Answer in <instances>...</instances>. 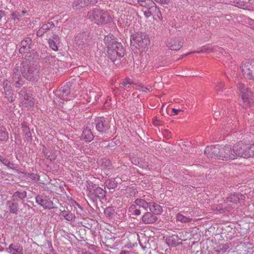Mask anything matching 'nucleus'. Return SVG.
I'll list each match as a JSON object with an SVG mask.
<instances>
[{
  "label": "nucleus",
  "mask_w": 254,
  "mask_h": 254,
  "mask_svg": "<svg viewBox=\"0 0 254 254\" xmlns=\"http://www.w3.org/2000/svg\"><path fill=\"white\" fill-rule=\"evenodd\" d=\"M204 153L208 158H214L224 161L235 159L233 148L232 149L230 145L207 146Z\"/></svg>",
  "instance_id": "f257e3e1"
},
{
  "label": "nucleus",
  "mask_w": 254,
  "mask_h": 254,
  "mask_svg": "<svg viewBox=\"0 0 254 254\" xmlns=\"http://www.w3.org/2000/svg\"><path fill=\"white\" fill-rule=\"evenodd\" d=\"M104 43L108 51V56L114 62L123 57L125 50L121 43L117 41V38L113 35H108L104 38Z\"/></svg>",
  "instance_id": "f03ea898"
},
{
  "label": "nucleus",
  "mask_w": 254,
  "mask_h": 254,
  "mask_svg": "<svg viewBox=\"0 0 254 254\" xmlns=\"http://www.w3.org/2000/svg\"><path fill=\"white\" fill-rule=\"evenodd\" d=\"M242 98V106L244 108H250L254 105V94L251 90L242 83L237 84Z\"/></svg>",
  "instance_id": "7ed1b4c3"
},
{
  "label": "nucleus",
  "mask_w": 254,
  "mask_h": 254,
  "mask_svg": "<svg viewBox=\"0 0 254 254\" xmlns=\"http://www.w3.org/2000/svg\"><path fill=\"white\" fill-rule=\"evenodd\" d=\"M21 64V73L22 76L28 81H37L39 78L38 70L27 61L23 62Z\"/></svg>",
  "instance_id": "20e7f679"
},
{
  "label": "nucleus",
  "mask_w": 254,
  "mask_h": 254,
  "mask_svg": "<svg viewBox=\"0 0 254 254\" xmlns=\"http://www.w3.org/2000/svg\"><path fill=\"white\" fill-rule=\"evenodd\" d=\"M150 43L148 36L141 32H136L131 36L130 45L135 46L137 49H144L147 47Z\"/></svg>",
  "instance_id": "39448f33"
},
{
  "label": "nucleus",
  "mask_w": 254,
  "mask_h": 254,
  "mask_svg": "<svg viewBox=\"0 0 254 254\" xmlns=\"http://www.w3.org/2000/svg\"><path fill=\"white\" fill-rule=\"evenodd\" d=\"M86 17L97 24L107 23L108 18L107 13L98 8L88 11Z\"/></svg>",
  "instance_id": "423d86ee"
},
{
  "label": "nucleus",
  "mask_w": 254,
  "mask_h": 254,
  "mask_svg": "<svg viewBox=\"0 0 254 254\" xmlns=\"http://www.w3.org/2000/svg\"><path fill=\"white\" fill-rule=\"evenodd\" d=\"M233 151L235 159L238 157L244 158L250 157L249 146L243 141H240L233 145Z\"/></svg>",
  "instance_id": "0eeeda50"
},
{
  "label": "nucleus",
  "mask_w": 254,
  "mask_h": 254,
  "mask_svg": "<svg viewBox=\"0 0 254 254\" xmlns=\"http://www.w3.org/2000/svg\"><path fill=\"white\" fill-rule=\"evenodd\" d=\"M240 67L246 78L254 80V60H248L243 62Z\"/></svg>",
  "instance_id": "6e6552de"
},
{
  "label": "nucleus",
  "mask_w": 254,
  "mask_h": 254,
  "mask_svg": "<svg viewBox=\"0 0 254 254\" xmlns=\"http://www.w3.org/2000/svg\"><path fill=\"white\" fill-rule=\"evenodd\" d=\"M246 197L244 195L240 193H231L229 194L227 197L226 201L224 202V206L226 210L229 211L233 208L232 205L229 207H227L226 205L229 202L232 203L233 204H237L241 202V201H245Z\"/></svg>",
  "instance_id": "1a4fd4ad"
},
{
  "label": "nucleus",
  "mask_w": 254,
  "mask_h": 254,
  "mask_svg": "<svg viewBox=\"0 0 254 254\" xmlns=\"http://www.w3.org/2000/svg\"><path fill=\"white\" fill-rule=\"evenodd\" d=\"M143 11L145 16L147 18L153 16L154 20H162V16L160 12L159 8L156 6L155 3H154V5H151V7H149L148 9H143Z\"/></svg>",
  "instance_id": "9d476101"
},
{
  "label": "nucleus",
  "mask_w": 254,
  "mask_h": 254,
  "mask_svg": "<svg viewBox=\"0 0 254 254\" xmlns=\"http://www.w3.org/2000/svg\"><path fill=\"white\" fill-rule=\"evenodd\" d=\"M36 202L45 209H52L56 208V207L54 206L53 202L50 200L48 196L44 195V194L38 195L36 197Z\"/></svg>",
  "instance_id": "9b49d317"
},
{
  "label": "nucleus",
  "mask_w": 254,
  "mask_h": 254,
  "mask_svg": "<svg viewBox=\"0 0 254 254\" xmlns=\"http://www.w3.org/2000/svg\"><path fill=\"white\" fill-rule=\"evenodd\" d=\"M70 89L68 85H64L61 87L58 91H57L56 95L62 100L67 101L70 100Z\"/></svg>",
  "instance_id": "f8f14e48"
},
{
  "label": "nucleus",
  "mask_w": 254,
  "mask_h": 254,
  "mask_svg": "<svg viewBox=\"0 0 254 254\" xmlns=\"http://www.w3.org/2000/svg\"><path fill=\"white\" fill-rule=\"evenodd\" d=\"M183 40L175 38L168 41L166 45L172 50H179L183 47Z\"/></svg>",
  "instance_id": "ddd939ff"
},
{
  "label": "nucleus",
  "mask_w": 254,
  "mask_h": 254,
  "mask_svg": "<svg viewBox=\"0 0 254 254\" xmlns=\"http://www.w3.org/2000/svg\"><path fill=\"white\" fill-rule=\"evenodd\" d=\"M95 122L96 128L99 132L104 133L109 129V126L103 117L98 118Z\"/></svg>",
  "instance_id": "4468645a"
},
{
  "label": "nucleus",
  "mask_w": 254,
  "mask_h": 254,
  "mask_svg": "<svg viewBox=\"0 0 254 254\" xmlns=\"http://www.w3.org/2000/svg\"><path fill=\"white\" fill-rule=\"evenodd\" d=\"M32 40L30 37H27L23 40L20 43L19 52L20 54L28 52L31 48Z\"/></svg>",
  "instance_id": "2eb2a0df"
},
{
  "label": "nucleus",
  "mask_w": 254,
  "mask_h": 254,
  "mask_svg": "<svg viewBox=\"0 0 254 254\" xmlns=\"http://www.w3.org/2000/svg\"><path fill=\"white\" fill-rule=\"evenodd\" d=\"M207 51H211L212 52L215 53L216 52H218L219 53H220L222 55L224 54H227L226 52L225 51V50L218 46H214L213 48L210 47H207L206 46H203L202 48L200 51H197L195 52H190L188 54H185L184 55V56H187V55H189L190 53H202L207 52Z\"/></svg>",
  "instance_id": "dca6fc26"
},
{
  "label": "nucleus",
  "mask_w": 254,
  "mask_h": 254,
  "mask_svg": "<svg viewBox=\"0 0 254 254\" xmlns=\"http://www.w3.org/2000/svg\"><path fill=\"white\" fill-rule=\"evenodd\" d=\"M98 0H75L73 2L72 7L76 9H79L88 4H94L97 2Z\"/></svg>",
  "instance_id": "f3484780"
},
{
  "label": "nucleus",
  "mask_w": 254,
  "mask_h": 254,
  "mask_svg": "<svg viewBox=\"0 0 254 254\" xmlns=\"http://www.w3.org/2000/svg\"><path fill=\"white\" fill-rule=\"evenodd\" d=\"M157 220V217L150 212H145L141 218L142 222L145 224H152Z\"/></svg>",
  "instance_id": "a211bd4d"
},
{
  "label": "nucleus",
  "mask_w": 254,
  "mask_h": 254,
  "mask_svg": "<svg viewBox=\"0 0 254 254\" xmlns=\"http://www.w3.org/2000/svg\"><path fill=\"white\" fill-rule=\"evenodd\" d=\"M121 181L120 178H112L106 181V186L108 189H115L118 187V184Z\"/></svg>",
  "instance_id": "6ab92c4d"
},
{
  "label": "nucleus",
  "mask_w": 254,
  "mask_h": 254,
  "mask_svg": "<svg viewBox=\"0 0 254 254\" xmlns=\"http://www.w3.org/2000/svg\"><path fill=\"white\" fill-rule=\"evenodd\" d=\"M150 212L156 216V215L160 214L162 212V207L159 204L153 202H150L148 206Z\"/></svg>",
  "instance_id": "aec40b11"
},
{
  "label": "nucleus",
  "mask_w": 254,
  "mask_h": 254,
  "mask_svg": "<svg viewBox=\"0 0 254 254\" xmlns=\"http://www.w3.org/2000/svg\"><path fill=\"white\" fill-rule=\"evenodd\" d=\"M180 239L176 235H172L167 239V243L169 246L175 247L179 245Z\"/></svg>",
  "instance_id": "412c9836"
},
{
  "label": "nucleus",
  "mask_w": 254,
  "mask_h": 254,
  "mask_svg": "<svg viewBox=\"0 0 254 254\" xmlns=\"http://www.w3.org/2000/svg\"><path fill=\"white\" fill-rule=\"evenodd\" d=\"M7 204L9 210L11 213L17 214L18 211V202L13 201H8Z\"/></svg>",
  "instance_id": "4be33fe9"
},
{
  "label": "nucleus",
  "mask_w": 254,
  "mask_h": 254,
  "mask_svg": "<svg viewBox=\"0 0 254 254\" xmlns=\"http://www.w3.org/2000/svg\"><path fill=\"white\" fill-rule=\"evenodd\" d=\"M23 133L25 136V139L28 141H32L31 133L29 127L24 123L21 124Z\"/></svg>",
  "instance_id": "5701e85b"
},
{
  "label": "nucleus",
  "mask_w": 254,
  "mask_h": 254,
  "mask_svg": "<svg viewBox=\"0 0 254 254\" xmlns=\"http://www.w3.org/2000/svg\"><path fill=\"white\" fill-rule=\"evenodd\" d=\"M82 137L86 142H90L93 139V134L90 129L86 128L83 131Z\"/></svg>",
  "instance_id": "b1692460"
},
{
  "label": "nucleus",
  "mask_w": 254,
  "mask_h": 254,
  "mask_svg": "<svg viewBox=\"0 0 254 254\" xmlns=\"http://www.w3.org/2000/svg\"><path fill=\"white\" fill-rule=\"evenodd\" d=\"M98 163L101 166L107 169H111L112 168V164L111 161L106 158L99 160Z\"/></svg>",
  "instance_id": "393cba45"
},
{
  "label": "nucleus",
  "mask_w": 254,
  "mask_h": 254,
  "mask_svg": "<svg viewBox=\"0 0 254 254\" xmlns=\"http://www.w3.org/2000/svg\"><path fill=\"white\" fill-rule=\"evenodd\" d=\"M134 203L139 208H142L146 210L148 208L150 202H147L142 198H137L134 201Z\"/></svg>",
  "instance_id": "a878e982"
},
{
  "label": "nucleus",
  "mask_w": 254,
  "mask_h": 254,
  "mask_svg": "<svg viewBox=\"0 0 254 254\" xmlns=\"http://www.w3.org/2000/svg\"><path fill=\"white\" fill-rule=\"evenodd\" d=\"M87 35L85 33L79 34L75 37L77 44L79 45H83L87 44Z\"/></svg>",
  "instance_id": "bb28decb"
},
{
  "label": "nucleus",
  "mask_w": 254,
  "mask_h": 254,
  "mask_svg": "<svg viewBox=\"0 0 254 254\" xmlns=\"http://www.w3.org/2000/svg\"><path fill=\"white\" fill-rule=\"evenodd\" d=\"M93 193L95 196L101 200L104 198L106 195V191L100 187H98L93 190Z\"/></svg>",
  "instance_id": "cd10ccee"
},
{
  "label": "nucleus",
  "mask_w": 254,
  "mask_h": 254,
  "mask_svg": "<svg viewBox=\"0 0 254 254\" xmlns=\"http://www.w3.org/2000/svg\"><path fill=\"white\" fill-rule=\"evenodd\" d=\"M33 99L28 95H25L22 101V104L26 107H32L34 106V103Z\"/></svg>",
  "instance_id": "c85d7f7f"
},
{
  "label": "nucleus",
  "mask_w": 254,
  "mask_h": 254,
  "mask_svg": "<svg viewBox=\"0 0 254 254\" xmlns=\"http://www.w3.org/2000/svg\"><path fill=\"white\" fill-rule=\"evenodd\" d=\"M139 5L143 7L144 9H148L151 5H154V2L152 0H138Z\"/></svg>",
  "instance_id": "c756f323"
},
{
  "label": "nucleus",
  "mask_w": 254,
  "mask_h": 254,
  "mask_svg": "<svg viewBox=\"0 0 254 254\" xmlns=\"http://www.w3.org/2000/svg\"><path fill=\"white\" fill-rule=\"evenodd\" d=\"M8 138V133L6 128L3 127H0V141H4Z\"/></svg>",
  "instance_id": "7c9ffc66"
},
{
  "label": "nucleus",
  "mask_w": 254,
  "mask_h": 254,
  "mask_svg": "<svg viewBox=\"0 0 254 254\" xmlns=\"http://www.w3.org/2000/svg\"><path fill=\"white\" fill-rule=\"evenodd\" d=\"M22 67H20L17 65H16L15 67L13 70V73L12 74V80L13 81H14L15 79L20 78L21 75V68Z\"/></svg>",
  "instance_id": "2f4dec72"
},
{
  "label": "nucleus",
  "mask_w": 254,
  "mask_h": 254,
  "mask_svg": "<svg viewBox=\"0 0 254 254\" xmlns=\"http://www.w3.org/2000/svg\"><path fill=\"white\" fill-rule=\"evenodd\" d=\"M3 85L5 95H10L11 93V87L9 82L6 79L4 80Z\"/></svg>",
  "instance_id": "473e14b6"
},
{
  "label": "nucleus",
  "mask_w": 254,
  "mask_h": 254,
  "mask_svg": "<svg viewBox=\"0 0 254 254\" xmlns=\"http://www.w3.org/2000/svg\"><path fill=\"white\" fill-rule=\"evenodd\" d=\"M61 215L63 216L65 220L68 221H71L75 217L74 214L70 212H67L64 210L62 211Z\"/></svg>",
  "instance_id": "72a5a7b5"
},
{
  "label": "nucleus",
  "mask_w": 254,
  "mask_h": 254,
  "mask_svg": "<svg viewBox=\"0 0 254 254\" xmlns=\"http://www.w3.org/2000/svg\"><path fill=\"white\" fill-rule=\"evenodd\" d=\"M214 83L215 85L214 86V89L216 91H222L223 87L224 86V83L223 81L215 80L214 81Z\"/></svg>",
  "instance_id": "f704fd0d"
},
{
  "label": "nucleus",
  "mask_w": 254,
  "mask_h": 254,
  "mask_svg": "<svg viewBox=\"0 0 254 254\" xmlns=\"http://www.w3.org/2000/svg\"><path fill=\"white\" fill-rule=\"evenodd\" d=\"M177 220L182 223H188L191 220V218H190L184 216L183 215L179 213L177 215Z\"/></svg>",
  "instance_id": "c9c22d12"
},
{
  "label": "nucleus",
  "mask_w": 254,
  "mask_h": 254,
  "mask_svg": "<svg viewBox=\"0 0 254 254\" xmlns=\"http://www.w3.org/2000/svg\"><path fill=\"white\" fill-rule=\"evenodd\" d=\"M27 196V193L25 191L20 192L19 191H15L13 195V198L14 199L15 197H18V198L23 199Z\"/></svg>",
  "instance_id": "e433bc0d"
},
{
  "label": "nucleus",
  "mask_w": 254,
  "mask_h": 254,
  "mask_svg": "<svg viewBox=\"0 0 254 254\" xmlns=\"http://www.w3.org/2000/svg\"><path fill=\"white\" fill-rule=\"evenodd\" d=\"M55 24L53 22H49L46 24H43L41 28L45 32H46L47 31L51 29L52 28H53Z\"/></svg>",
  "instance_id": "4c0bfd02"
},
{
  "label": "nucleus",
  "mask_w": 254,
  "mask_h": 254,
  "mask_svg": "<svg viewBox=\"0 0 254 254\" xmlns=\"http://www.w3.org/2000/svg\"><path fill=\"white\" fill-rule=\"evenodd\" d=\"M136 205L135 204H132L130 207V209H133L132 214L134 215H139L141 214V210L140 208H137Z\"/></svg>",
  "instance_id": "58836bf2"
},
{
  "label": "nucleus",
  "mask_w": 254,
  "mask_h": 254,
  "mask_svg": "<svg viewBox=\"0 0 254 254\" xmlns=\"http://www.w3.org/2000/svg\"><path fill=\"white\" fill-rule=\"evenodd\" d=\"M48 43L50 48L54 51H57L58 50V47L57 45L56 42L54 40L50 39Z\"/></svg>",
  "instance_id": "ea45409f"
},
{
  "label": "nucleus",
  "mask_w": 254,
  "mask_h": 254,
  "mask_svg": "<svg viewBox=\"0 0 254 254\" xmlns=\"http://www.w3.org/2000/svg\"><path fill=\"white\" fill-rule=\"evenodd\" d=\"M2 163L4 165L6 166L7 167H8L10 169H15L16 168L14 164L11 163L9 160H8L6 158H5L4 160H3V161Z\"/></svg>",
  "instance_id": "a19ab883"
},
{
  "label": "nucleus",
  "mask_w": 254,
  "mask_h": 254,
  "mask_svg": "<svg viewBox=\"0 0 254 254\" xmlns=\"http://www.w3.org/2000/svg\"><path fill=\"white\" fill-rule=\"evenodd\" d=\"M132 84V82L130 80L129 78H126L123 81V82L120 84V88L121 89H123V88H124L125 86L131 85Z\"/></svg>",
  "instance_id": "79ce46f5"
},
{
  "label": "nucleus",
  "mask_w": 254,
  "mask_h": 254,
  "mask_svg": "<svg viewBox=\"0 0 254 254\" xmlns=\"http://www.w3.org/2000/svg\"><path fill=\"white\" fill-rule=\"evenodd\" d=\"M104 213L108 217H112L113 215V209L111 207H107L105 209Z\"/></svg>",
  "instance_id": "37998d69"
},
{
  "label": "nucleus",
  "mask_w": 254,
  "mask_h": 254,
  "mask_svg": "<svg viewBox=\"0 0 254 254\" xmlns=\"http://www.w3.org/2000/svg\"><path fill=\"white\" fill-rule=\"evenodd\" d=\"M14 85L16 88H20L24 83V81L22 80L21 78H18L15 80Z\"/></svg>",
  "instance_id": "c03bdc74"
},
{
  "label": "nucleus",
  "mask_w": 254,
  "mask_h": 254,
  "mask_svg": "<svg viewBox=\"0 0 254 254\" xmlns=\"http://www.w3.org/2000/svg\"><path fill=\"white\" fill-rule=\"evenodd\" d=\"M89 98L90 99V101H92L94 103L95 101H97V99H96V93L94 91H90L89 93Z\"/></svg>",
  "instance_id": "a18cd8bd"
},
{
  "label": "nucleus",
  "mask_w": 254,
  "mask_h": 254,
  "mask_svg": "<svg viewBox=\"0 0 254 254\" xmlns=\"http://www.w3.org/2000/svg\"><path fill=\"white\" fill-rule=\"evenodd\" d=\"M20 17L21 15L18 12L15 11L11 14L12 19L14 21L16 20L19 21L20 20Z\"/></svg>",
  "instance_id": "49530a36"
},
{
  "label": "nucleus",
  "mask_w": 254,
  "mask_h": 254,
  "mask_svg": "<svg viewBox=\"0 0 254 254\" xmlns=\"http://www.w3.org/2000/svg\"><path fill=\"white\" fill-rule=\"evenodd\" d=\"M17 247V246L16 245L14 244H11L9 246L8 248L7 249V251L9 253H11L12 252H15Z\"/></svg>",
  "instance_id": "de8ad7c7"
},
{
  "label": "nucleus",
  "mask_w": 254,
  "mask_h": 254,
  "mask_svg": "<svg viewBox=\"0 0 254 254\" xmlns=\"http://www.w3.org/2000/svg\"><path fill=\"white\" fill-rule=\"evenodd\" d=\"M28 177L32 180L35 181L39 180V176L34 173L29 174Z\"/></svg>",
  "instance_id": "09e8293b"
},
{
  "label": "nucleus",
  "mask_w": 254,
  "mask_h": 254,
  "mask_svg": "<svg viewBox=\"0 0 254 254\" xmlns=\"http://www.w3.org/2000/svg\"><path fill=\"white\" fill-rule=\"evenodd\" d=\"M15 252L17 254H24L23 248L22 246H17Z\"/></svg>",
  "instance_id": "8fccbe9b"
},
{
  "label": "nucleus",
  "mask_w": 254,
  "mask_h": 254,
  "mask_svg": "<svg viewBox=\"0 0 254 254\" xmlns=\"http://www.w3.org/2000/svg\"><path fill=\"white\" fill-rule=\"evenodd\" d=\"M250 157L254 156V143L249 146Z\"/></svg>",
  "instance_id": "3c124183"
},
{
  "label": "nucleus",
  "mask_w": 254,
  "mask_h": 254,
  "mask_svg": "<svg viewBox=\"0 0 254 254\" xmlns=\"http://www.w3.org/2000/svg\"><path fill=\"white\" fill-rule=\"evenodd\" d=\"M45 33L46 32L41 27L37 32V36L38 37H41L43 36Z\"/></svg>",
  "instance_id": "603ef678"
},
{
  "label": "nucleus",
  "mask_w": 254,
  "mask_h": 254,
  "mask_svg": "<svg viewBox=\"0 0 254 254\" xmlns=\"http://www.w3.org/2000/svg\"><path fill=\"white\" fill-rule=\"evenodd\" d=\"M228 249L229 247L227 245H221L220 246V249L224 252H226Z\"/></svg>",
  "instance_id": "864d4df0"
},
{
  "label": "nucleus",
  "mask_w": 254,
  "mask_h": 254,
  "mask_svg": "<svg viewBox=\"0 0 254 254\" xmlns=\"http://www.w3.org/2000/svg\"><path fill=\"white\" fill-rule=\"evenodd\" d=\"M54 60H55V59L53 57H48L45 59V61L46 63H50L51 62H53Z\"/></svg>",
  "instance_id": "5fc2aeb1"
},
{
  "label": "nucleus",
  "mask_w": 254,
  "mask_h": 254,
  "mask_svg": "<svg viewBox=\"0 0 254 254\" xmlns=\"http://www.w3.org/2000/svg\"><path fill=\"white\" fill-rule=\"evenodd\" d=\"M5 15L6 14L5 11L2 10H0V20L2 19V17H5Z\"/></svg>",
  "instance_id": "6e6d98bb"
},
{
  "label": "nucleus",
  "mask_w": 254,
  "mask_h": 254,
  "mask_svg": "<svg viewBox=\"0 0 254 254\" xmlns=\"http://www.w3.org/2000/svg\"><path fill=\"white\" fill-rule=\"evenodd\" d=\"M156 1H158L159 2L162 3H165L167 4L169 2V0H155Z\"/></svg>",
  "instance_id": "4d7b16f0"
},
{
  "label": "nucleus",
  "mask_w": 254,
  "mask_h": 254,
  "mask_svg": "<svg viewBox=\"0 0 254 254\" xmlns=\"http://www.w3.org/2000/svg\"><path fill=\"white\" fill-rule=\"evenodd\" d=\"M52 40H54L55 41H58L60 40V37L58 35L55 34L53 35Z\"/></svg>",
  "instance_id": "13d9d810"
},
{
  "label": "nucleus",
  "mask_w": 254,
  "mask_h": 254,
  "mask_svg": "<svg viewBox=\"0 0 254 254\" xmlns=\"http://www.w3.org/2000/svg\"><path fill=\"white\" fill-rule=\"evenodd\" d=\"M173 112L175 114V115H177L178 113L182 111L181 110L179 109H176L175 108L173 109L172 110Z\"/></svg>",
  "instance_id": "bf43d9fd"
},
{
  "label": "nucleus",
  "mask_w": 254,
  "mask_h": 254,
  "mask_svg": "<svg viewBox=\"0 0 254 254\" xmlns=\"http://www.w3.org/2000/svg\"><path fill=\"white\" fill-rule=\"evenodd\" d=\"M6 96H7V99L9 102H12L13 101V97H12L11 93L10 95H6Z\"/></svg>",
  "instance_id": "052dcab7"
},
{
  "label": "nucleus",
  "mask_w": 254,
  "mask_h": 254,
  "mask_svg": "<svg viewBox=\"0 0 254 254\" xmlns=\"http://www.w3.org/2000/svg\"><path fill=\"white\" fill-rule=\"evenodd\" d=\"M130 85H128L125 86L124 88H123L122 89L124 90H126V91L129 90L130 88Z\"/></svg>",
  "instance_id": "680f3d73"
},
{
  "label": "nucleus",
  "mask_w": 254,
  "mask_h": 254,
  "mask_svg": "<svg viewBox=\"0 0 254 254\" xmlns=\"http://www.w3.org/2000/svg\"><path fill=\"white\" fill-rule=\"evenodd\" d=\"M249 24L251 26V28L254 30V20H251Z\"/></svg>",
  "instance_id": "e2e57ef3"
},
{
  "label": "nucleus",
  "mask_w": 254,
  "mask_h": 254,
  "mask_svg": "<svg viewBox=\"0 0 254 254\" xmlns=\"http://www.w3.org/2000/svg\"><path fill=\"white\" fill-rule=\"evenodd\" d=\"M55 158H56V157L54 155H48V159H50L51 160H52V159L54 160V159H55Z\"/></svg>",
  "instance_id": "0e129e2a"
},
{
  "label": "nucleus",
  "mask_w": 254,
  "mask_h": 254,
  "mask_svg": "<svg viewBox=\"0 0 254 254\" xmlns=\"http://www.w3.org/2000/svg\"><path fill=\"white\" fill-rule=\"evenodd\" d=\"M129 253H130V252H129V251L122 250V251H121L120 254H129Z\"/></svg>",
  "instance_id": "69168bd1"
},
{
  "label": "nucleus",
  "mask_w": 254,
  "mask_h": 254,
  "mask_svg": "<svg viewBox=\"0 0 254 254\" xmlns=\"http://www.w3.org/2000/svg\"><path fill=\"white\" fill-rule=\"evenodd\" d=\"M158 121L157 118H156L155 119H153V124L155 125H157V122Z\"/></svg>",
  "instance_id": "338daca9"
},
{
  "label": "nucleus",
  "mask_w": 254,
  "mask_h": 254,
  "mask_svg": "<svg viewBox=\"0 0 254 254\" xmlns=\"http://www.w3.org/2000/svg\"><path fill=\"white\" fill-rule=\"evenodd\" d=\"M44 153L45 156H47V158H48V155H50V154H49V152H46V151H44Z\"/></svg>",
  "instance_id": "774afa93"
}]
</instances>
